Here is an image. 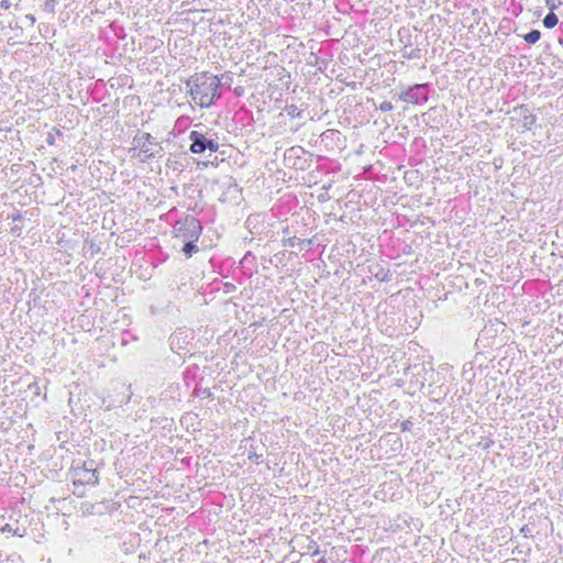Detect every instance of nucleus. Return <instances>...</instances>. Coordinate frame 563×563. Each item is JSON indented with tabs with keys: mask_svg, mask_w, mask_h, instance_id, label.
<instances>
[{
	"mask_svg": "<svg viewBox=\"0 0 563 563\" xmlns=\"http://www.w3.org/2000/svg\"><path fill=\"white\" fill-rule=\"evenodd\" d=\"M318 553H319V549H318V548H316V550L313 551V553H312V554H313V555H317Z\"/></svg>",
	"mask_w": 563,
	"mask_h": 563,
	"instance_id": "16",
	"label": "nucleus"
},
{
	"mask_svg": "<svg viewBox=\"0 0 563 563\" xmlns=\"http://www.w3.org/2000/svg\"><path fill=\"white\" fill-rule=\"evenodd\" d=\"M286 110H287L288 115H290L291 118H300L301 117V110L295 104L288 106L286 108Z\"/></svg>",
	"mask_w": 563,
	"mask_h": 563,
	"instance_id": "11",
	"label": "nucleus"
},
{
	"mask_svg": "<svg viewBox=\"0 0 563 563\" xmlns=\"http://www.w3.org/2000/svg\"><path fill=\"white\" fill-rule=\"evenodd\" d=\"M399 98L409 103H418L420 101H427V85L416 84L406 91L401 92Z\"/></svg>",
	"mask_w": 563,
	"mask_h": 563,
	"instance_id": "5",
	"label": "nucleus"
},
{
	"mask_svg": "<svg viewBox=\"0 0 563 563\" xmlns=\"http://www.w3.org/2000/svg\"><path fill=\"white\" fill-rule=\"evenodd\" d=\"M547 4L550 8L551 12H549L545 15V18L543 19V25L547 29H552V27H554L558 24L559 19L556 16V14L553 12V10L555 9V5L554 4H550L549 1H547Z\"/></svg>",
	"mask_w": 563,
	"mask_h": 563,
	"instance_id": "8",
	"label": "nucleus"
},
{
	"mask_svg": "<svg viewBox=\"0 0 563 563\" xmlns=\"http://www.w3.org/2000/svg\"><path fill=\"white\" fill-rule=\"evenodd\" d=\"M134 148L139 150L141 162H145L155 155V148L159 147L150 133H137L133 139Z\"/></svg>",
	"mask_w": 563,
	"mask_h": 563,
	"instance_id": "3",
	"label": "nucleus"
},
{
	"mask_svg": "<svg viewBox=\"0 0 563 563\" xmlns=\"http://www.w3.org/2000/svg\"><path fill=\"white\" fill-rule=\"evenodd\" d=\"M202 232V227L198 219L192 216H187L175 222L173 227L174 238L185 241L199 240Z\"/></svg>",
	"mask_w": 563,
	"mask_h": 563,
	"instance_id": "2",
	"label": "nucleus"
},
{
	"mask_svg": "<svg viewBox=\"0 0 563 563\" xmlns=\"http://www.w3.org/2000/svg\"><path fill=\"white\" fill-rule=\"evenodd\" d=\"M8 563H22L21 556L12 554L8 558Z\"/></svg>",
	"mask_w": 563,
	"mask_h": 563,
	"instance_id": "14",
	"label": "nucleus"
},
{
	"mask_svg": "<svg viewBox=\"0 0 563 563\" xmlns=\"http://www.w3.org/2000/svg\"><path fill=\"white\" fill-rule=\"evenodd\" d=\"M75 476L80 484L97 485L99 477L96 470L88 468L84 465L75 471Z\"/></svg>",
	"mask_w": 563,
	"mask_h": 563,
	"instance_id": "6",
	"label": "nucleus"
},
{
	"mask_svg": "<svg viewBox=\"0 0 563 563\" xmlns=\"http://www.w3.org/2000/svg\"><path fill=\"white\" fill-rule=\"evenodd\" d=\"M541 37V33L538 30H532L525 35V41L528 44H536Z\"/></svg>",
	"mask_w": 563,
	"mask_h": 563,
	"instance_id": "10",
	"label": "nucleus"
},
{
	"mask_svg": "<svg viewBox=\"0 0 563 563\" xmlns=\"http://www.w3.org/2000/svg\"><path fill=\"white\" fill-rule=\"evenodd\" d=\"M189 140L191 141L190 151L194 154H201L206 150H209L210 152H217L219 150L218 141L207 137L201 132L191 131L189 133Z\"/></svg>",
	"mask_w": 563,
	"mask_h": 563,
	"instance_id": "4",
	"label": "nucleus"
},
{
	"mask_svg": "<svg viewBox=\"0 0 563 563\" xmlns=\"http://www.w3.org/2000/svg\"><path fill=\"white\" fill-rule=\"evenodd\" d=\"M300 242V239L296 238V236H292V238H289L287 240V242H285V245H289V246H296L298 243Z\"/></svg>",
	"mask_w": 563,
	"mask_h": 563,
	"instance_id": "13",
	"label": "nucleus"
},
{
	"mask_svg": "<svg viewBox=\"0 0 563 563\" xmlns=\"http://www.w3.org/2000/svg\"><path fill=\"white\" fill-rule=\"evenodd\" d=\"M517 111L521 117L522 126L527 130H530L537 122L536 115L532 114L526 107H520Z\"/></svg>",
	"mask_w": 563,
	"mask_h": 563,
	"instance_id": "7",
	"label": "nucleus"
},
{
	"mask_svg": "<svg viewBox=\"0 0 563 563\" xmlns=\"http://www.w3.org/2000/svg\"><path fill=\"white\" fill-rule=\"evenodd\" d=\"M191 99L201 108H209L220 97V79L209 73L191 76L187 82Z\"/></svg>",
	"mask_w": 563,
	"mask_h": 563,
	"instance_id": "1",
	"label": "nucleus"
},
{
	"mask_svg": "<svg viewBox=\"0 0 563 563\" xmlns=\"http://www.w3.org/2000/svg\"><path fill=\"white\" fill-rule=\"evenodd\" d=\"M379 110L383 111V112H389L393 110V104L391 102L389 101H383L380 104H379Z\"/></svg>",
	"mask_w": 563,
	"mask_h": 563,
	"instance_id": "12",
	"label": "nucleus"
},
{
	"mask_svg": "<svg viewBox=\"0 0 563 563\" xmlns=\"http://www.w3.org/2000/svg\"><path fill=\"white\" fill-rule=\"evenodd\" d=\"M2 531H11V528L9 525H5V527L2 528Z\"/></svg>",
	"mask_w": 563,
	"mask_h": 563,
	"instance_id": "15",
	"label": "nucleus"
},
{
	"mask_svg": "<svg viewBox=\"0 0 563 563\" xmlns=\"http://www.w3.org/2000/svg\"><path fill=\"white\" fill-rule=\"evenodd\" d=\"M317 563H327L325 560L322 558Z\"/></svg>",
	"mask_w": 563,
	"mask_h": 563,
	"instance_id": "17",
	"label": "nucleus"
},
{
	"mask_svg": "<svg viewBox=\"0 0 563 563\" xmlns=\"http://www.w3.org/2000/svg\"><path fill=\"white\" fill-rule=\"evenodd\" d=\"M197 241L198 240L183 242L184 243L183 252L185 253L186 257L189 258L192 256L194 253L198 252V246L196 245Z\"/></svg>",
	"mask_w": 563,
	"mask_h": 563,
	"instance_id": "9",
	"label": "nucleus"
}]
</instances>
